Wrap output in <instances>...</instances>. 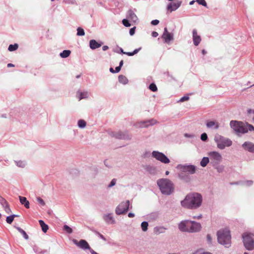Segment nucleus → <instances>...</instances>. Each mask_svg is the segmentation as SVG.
Here are the masks:
<instances>
[{"label":"nucleus","instance_id":"1","mask_svg":"<svg viewBox=\"0 0 254 254\" xmlns=\"http://www.w3.org/2000/svg\"><path fill=\"white\" fill-rule=\"evenodd\" d=\"M202 202V196L198 193H190L181 202V205L186 208L195 209L199 207Z\"/></svg>","mask_w":254,"mask_h":254},{"label":"nucleus","instance_id":"2","mask_svg":"<svg viewBox=\"0 0 254 254\" xmlns=\"http://www.w3.org/2000/svg\"><path fill=\"white\" fill-rule=\"evenodd\" d=\"M157 185L161 192L165 195H170L174 191L173 183L167 179H161L157 181Z\"/></svg>","mask_w":254,"mask_h":254},{"label":"nucleus","instance_id":"3","mask_svg":"<svg viewBox=\"0 0 254 254\" xmlns=\"http://www.w3.org/2000/svg\"><path fill=\"white\" fill-rule=\"evenodd\" d=\"M218 242L221 245L229 248L231 245V237L230 231L228 229H221L217 232Z\"/></svg>","mask_w":254,"mask_h":254},{"label":"nucleus","instance_id":"4","mask_svg":"<svg viewBox=\"0 0 254 254\" xmlns=\"http://www.w3.org/2000/svg\"><path fill=\"white\" fill-rule=\"evenodd\" d=\"M214 140L217 148L221 150L224 149L226 147H230L232 144L231 139L219 134L215 135Z\"/></svg>","mask_w":254,"mask_h":254},{"label":"nucleus","instance_id":"5","mask_svg":"<svg viewBox=\"0 0 254 254\" xmlns=\"http://www.w3.org/2000/svg\"><path fill=\"white\" fill-rule=\"evenodd\" d=\"M243 243L245 248L248 251L254 249V235L252 234L245 233L243 235Z\"/></svg>","mask_w":254,"mask_h":254},{"label":"nucleus","instance_id":"6","mask_svg":"<svg viewBox=\"0 0 254 254\" xmlns=\"http://www.w3.org/2000/svg\"><path fill=\"white\" fill-rule=\"evenodd\" d=\"M208 155L210 158V163L213 166L219 165L222 161V156L217 151H210L208 153Z\"/></svg>","mask_w":254,"mask_h":254},{"label":"nucleus","instance_id":"7","mask_svg":"<svg viewBox=\"0 0 254 254\" xmlns=\"http://www.w3.org/2000/svg\"><path fill=\"white\" fill-rule=\"evenodd\" d=\"M230 126L237 133H245L247 132V129L245 127V125L242 122L232 121L230 122Z\"/></svg>","mask_w":254,"mask_h":254},{"label":"nucleus","instance_id":"8","mask_svg":"<svg viewBox=\"0 0 254 254\" xmlns=\"http://www.w3.org/2000/svg\"><path fill=\"white\" fill-rule=\"evenodd\" d=\"M130 202L128 200L122 201L115 208V213L118 215L126 214L129 207Z\"/></svg>","mask_w":254,"mask_h":254},{"label":"nucleus","instance_id":"9","mask_svg":"<svg viewBox=\"0 0 254 254\" xmlns=\"http://www.w3.org/2000/svg\"><path fill=\"white\" fill-rule=\"evenodd\" d=\"M152 156L157 160L164 164H168L170 162V159L164 153L158 151H153Z\"/></svg>","mask_w":254,"mask_h":254},{"label":"nucleus","instance_id":"10","mask_svg":"<svg viewBox=\"0 0 254 254\" xmlns=\"http://www.w3.org/2000/svg\"><path fill=\"white\" fill-rule=\"evenodd\" d=\"M112 135L116 138L125 140H129L131 138V135L127 131H118L113 132Z\"/></svg>","mask_w":254,"mask_h":254},{"label":"nucleus","instance_id":"11","mask_svg":"<svg viewBox=\"0 0 254 254\" xmlns=\"http://www.w3.org/2000/svg\"><path fill=\"white\" fill-rule=\"evenodd\" d=\"M201 229V224L199 223L190 221L189 233H196L200 231Z\"/></svg>","mask_w":254,"mask_h":254},{"label":"nucleus","instance_id":"12","mask_svg":"<svg viewBox=\"0 0 254 254\" xmlns=\"http://www.w3.org/2000/svg\"><path fill=\"white\" fill-rule=\"evenodd\" d=\"M157 123L156 121L153 119L144 121L138 122L136 124V127L138 128H143V127H147L150 126L154 125L156 124Z\"/></svg>","mask_w":254,"mask_h":254},{"label":"nucleus","instance_id":"13","mask_svg":"<svg viewBox=\"0 0 254 254\" xmlns=\"http://www.w3.org/2000/svg\"><path fill=\"white\" fill-rule=\"evenodd\" d=\"M190 221L185 220L182 221L178 225L179 230L182 232H189Z\"/></svg>","mask_w":254,"mask_h":254},{"label":"nucleus","instance_id":"14","mask_svg":"<svg viewBox=\"0 0 254 254\" xmlns=\"http://www.w3.org/2000/svg\"><path fill=\"white\" fill-rule=\"evenodd\" d=\"M192 34L193 43L195 46H197L201 41V38L200 36L198 34L197 31L195 29L192 30Z\"/></svg>","mask_w":254,"mask_h":254},{"label":"nucleus","instance_id":"15","mask_svg":"<svg viewBox=\"0 0 254 254\" xmlns=\"http://www.w3.org/2000/svg\"><path fill=\"white\" fill-rule=\"evenodd\" d=\"M127 18L131 22L135 23L138 20V17L135 12L131 9H129L127 13Z\"/></svg>","mask_w":254,"mask_h":254},{"label":"nucleus","instance_id":"16","mask_svg":"<svg viewBox=\"0 0 254 254\" xmlns=\"http://www.w3.org/2000/svg\"><path fill=\"white\" fill-rule=\"evenodd\" d=\"M182 1L177 0L175 2H171L167 6V9L171 12L177 10L181 5Z\"/></svg>","mask_w":254,"mask_h":254},{"label":"nucleus","instance_id":"17","mask_svg":"<svg viewBox=\"0 0 254 254\" xmlns=\"http://www.w3.org/2000/svg\"><path fill=\"white\" fill-rule=\"evenodd\" d=\"M162 37L165 43H169L170 41L173 40V34L169 33L167 29L165 28Z\"/></svg>","mask_w":254,"mask_h":254},{"label":"nucleus","instance_id":"18","mask_svg":"<svg viewBox=\"0 0 254 254\" xmlns=\"http://www.w3.org/2000/svg\"><path fill=\"white\" fill-rule=\"evenodd\" d=\"M89 96V93L87 91L78 90L76 92V97L80 101L82 99H87Z\"/></svg>","mask_w":254,"mask_h":254},{"label":"nucleus","instance_id":"19","mask_svg":"<svg viewBox=\"0 0 254 254\" xmlns=\"http://www.w3.org/2000/svg\"><path fill=\"white\" fill-rule=\"evenodd\" d=\"M103 219L108 224H114L116 221L112 213L106 214L103 215Z\"/></svg>","mask_w":254,"mask_h":254},{"label":"nucleus","instance_id":"20","mask_svg":"<svg viewBox=\"0 0 254 254\" xmlns=\"http://www.w3.org/2000/svg\"><path fill=\"white\" fill-rule=\"evenodd\" d=\"M74 244L79 248L84 250H91L88 243L84 240H81L79 242L74 241Z\"/></svg>","mask_w":254,"mask_h":254},{"label":"nucleus","instance_id":"21","mask_svg":"<svg viewBox=\"0 0 254 254\" xmlns=\"http://www.w3.org/2000/svg\"><path fill=\"white\" fill-rule=\"evenodd\" d=\"M0 203L3 207L4 211L7 214H9L11 212V210L7 201L3 198L0 199Z\"/></svg>","mask_w":254,"mask_h":254},{"label":"nucleus","instance_id":"22","mask_svg":"<svg viewBox=\"0 0 254 254\" xmlns=\"http://www.w3.org/2000/svg\"><path fill=\"white\" fill-rule=\"evenodd\" d=\"M181 169L185 172H188L190 174H193L195 173L196 167L192 165L183 166Z\"/></svg>","mask_w":254,"mask_h":254},{"label":"nucleus","instance_id":"23","mask_svg":"<svg viewBox=\"0 0 254 254\" xmlns=\"http://www.w3.org/2000/svg\"><path fill=\"white\" fill-rule=\"evenodd\" d=\"M242 146L245 150L254 153V143L251 142H245Z\"/></svg>","mask_w":254,"mask_h":254},{"label":"nucleus","instance_id":"24","mask_svg":"<svg viewBox=\"0 0 254 254\" xmlns=\"http://www.w3.org/2000/svg\"><path fill=\"white\" fill-rule=\"evenodd\" d=\"M206 125L207 128L212 129H218L219 127L218 123L214 121H207Z\"/></svg>","mask_w":254,"mask_h":254},{"label":"nucleus","instance_id":"25","mask_svg":"<svg viewBox=\"0 0 254 254\" xmlns=\"http://www.w3.org/2000/svg\"><path fill=\"white\" fill-rule=\"evenodd\" d=\"M89 46L91 49L94 50L100 47L101 46V44H99L95 40H91L89 42Z\"/></svg>","mask_w":254,"mask_h":254},{"label":"nucleus","instance_id":"26","mask_svg":"<svg viewBox=\"0 0 254 254\" xmlns=\"http://www.w3.org/2000/svg\"><path fill=\"white\" fill-rule=\"evenodd\" d=\"M166 229H167L163 226H157L154 228V232L156 234L158 235L165 233Z\"/></svg>","mask_w":254,"mask_h":254},{"label":"nucleus","instance_id":"27","mask_svg":"<svg viewBox=\"0 0 254 254\" xmlns=\"http://www.w3.org/2000/svg\"><path fill=\"white\" fill-rule=\"evenodd\" d=\"M145 170L147 172L152 175H155L157 173L156 168L152 166L149 165L146 166Z\"/></svg>","mask_w":254,"mask_h":254},{"label":"nucleus","instance_id":"28","mask_svg":"<svg viewBox=\"0 0 254 254\" xmlns=\"http://www.w3.org/2000/svg\"><path fill=\"white\" fill-rule=\"evenodd\" d=\"M19 198L20 202L22 204L24 205L26 208H29V202L27 200V198L25 197L19 196Z\"/></svg>","mask_w":254,"mask_h":254},{"label":"nucleus","instance_id":"29","mask_svg":"<svg viewBox=\"0 0 254 254\" xmlns=\"http://www.w3.org/2000/svg\"><path fill=\"white\" fill-rule=\"evenodd\" d=\"M141 48H139L138 49H135L132 52H124L123 49L120 48V51L122 53L127 55L128 56H132L137 54L141 50Z\"/></svg>","mask_w":254,"mask_h":254},{"label":"nucleus","instance_id":"30","mask_svg":"<svg viewBox=\"0 0 254 254\" xmlns=\"http://www.w3.org/2000/svg\"><path fill=\"white\" fill-rule=\"evenodd\" d=\"M209 160H210L209 157H203L200 162V166L202 167H206V165L209 163Z\"/></svg>","mask_w":254,"mask_h":254},{"label":"nucleus","instance_id":"31","mask_svg":"<svg viewBox=\"0 0 254 254\" xmlns=\"http://www.w3.org/2000/svg\"><path fill=\"white\" fill-rule=\"evenodd\" d=\"M39 224L42 228V231L44 233H46L47 231V230H48V228H49L47 224H46L44 223V222L42 220H40L39 221Z\"/></svg>","mask_w":254,"mask_h":254},{"label":"nucleus","instance_id":"32","mask_svg":"<svg viewBox=\"0 0 254 254\" xmlns=\"http://www.w3.org/2000/svg\"><path fill=\"white\" fill-rule=\"evenodd\" d=\"M119 81L120 83L126 84L128 82L127 78L124 75H120L119 76Z\"/></svg>","mask_w":254,"mask_h":254},{"label":"nucleus","instance_id":"33","mask_svg":"<svg viewBox=\"0 0 254 254\" xmlns=\"http://www.w3.org/2000/svg\"><path fill=\"white\" fill-rule=\"evenodd\" d=\"M71 53L70 51L69 50H64L62 53H60V56L63 58H65L68 57Z\"/></svg>","mask_w":254,"mask_h":254},{"label":"nucleus","instance_id":"34","mask_svg":"<svg viewBox=\"0 0 254 254\" xmlns=\"http://www.w3.org/2000/svg\"><path fill=\"white\" fill-rule=\"evenodd\" d=\"M77 126L79 128H84L86 126V123L83 120H79L77 122Z\"/></svg>","mask_w":254,"mask_h":254},{"label":"nucleus","instance_id":"35","mask_svg":"<svg viewBox=\"0 0 254 254\" xmlns=\"http://www.w3.org/2000/svg\"><path fill=\"white\" fill-rule=\"evenodd\" d=\"M18 216L17 215H15V214L8 216L6 218V221L7 223L11 224L13 222L14 218L15 217H18Z\"/></svg>","mask_w":254,"mask_h":254},{"label":"nucleus","instance_id":"36","mask_svg":"<svg viewBox=\"0 0 254 254\" xmlns=\"http://www.w3.org/2000/svg\"><path fill=\"white\" fill-rule=\"evenodd\" d=\"M15 163L17 166L20 168H24L26 166V162L24 161L19 160L15 161Z\"/></svg>","mask_w":254,"mask_h":254},{"label":"nucleus","instance_id":"37","mask_svg":"<svg viewBox=\"0 0 254 254\" xmlns=\"http://www.w3.org/2000/svg\"><path fill=\"white\" fill-rule=\"evenodd\" d=\"M16 229L23 235V237L26 239L28 240L29 237L28 235L26 234L25 231L20 228V227H16Z\"/></svg>","mask_w":254,"mask_h":254},{"label":"nucleus","instance_id":"38","mask_svg":"<svg viewBox=\"0 0 254 254\" xmlns=\"http://www.w3.org/2000/svg\"><path fill=\"white\" fill-rule=\"evenodd\" d=\"M148 223L146 221H143L141 224V228L143 232H146L148 230Z\"/></svg>","mask_w":254,"mask_h":254},{"label":"nucleus","instance_id":"39","mask_svg":"<svg viewBox=\"0 0 254 254\" xmlns=\"http://www.w3.org/2000/svg\"><path fill=\"white\" fill-rule=\"evenodd\" d=\"M85 35L84 30L81 27H78L77 29V35L79 36H82Z\"/></svg>","mask_w":254,"mask_h":254},{"label":"nucleus","instance_id":"40","mask_svg":"<svg viewBox=\"0 0 254 254\" xmlns=\"http://www.w3.org/2000/svg\"><path fill=\"white\" fill-rule=\"evenodd\" d=\"M18 45L17 44H15L14 45H10L8 46V50L9 51H14L18 49Z\"/></svg>","mask_w":254,"mask_h":254},{"label":"nucleus","instance_id":"41","mask_svg":"<svg viewBox=\"0 0 254 254\" xmlns=\"http://www.w3.org/2000/svg\"><path fill=\"white\" fill-rule=\"evenodd\" d=\"M129 21H130L127 18V19H124L122 20V23L125 27H128L131 26V24L129 22Z\"/></svg>","mask_w":254,"mask_h":254},{"label":"nucleus","instance_id":"42","mask_svg":"<svg viewBox=\"0 0 254 254\" xmlns=\"http://www.w3.org/2000/svg\"><path fill=\"white\" fill-rule=\"evenodd\" d=\"M36 200L38 203L40 204L41 206H44L45 205V202L44 200L41 198L40 197H37L36 198Z\"/></svg>","mask_w":254,"mask_h":254},{"label":"nucleus","instance_id":"43","mask_svg":"<svg viewBox=\"0 0 254 254\" xmlns=\"http://www.w3.org/2000/svg\"><path fill=\"white\" fill-rule=\"evenodd\" d=\"M149 88L150 90L153 92H155L157 90V86L154 83L150 84L149 86Z\"/></svg>","mask_w":254,"mask_h":254},{"label":"nucleus","instance_id":"44","mask_svg":"<svg viewBox=\"0 0 254 254\" xmlns=\"http://www.w3.org/2000/svg\"><path fill=\"white\" fill-rule=\"evenodd\" d=\"M64 231H65L67 233H68V234H70L72 232V230L71 228H70L69 226H68L67 225H64Z\"/></svg>","mask_w":254,"mask_h":254},{"label":"nucleus","instance_id":"45","mask_svg":"<svg viewBox=\"0 0 254 254\" xmlns=\"http://www.w3.org/2000/svg\"><path fill=\"white\" fill-rule=\"evenodd\" d=\"M215 168L217 170V172L220 173L223 172L224 170V166L222 165H216L215 166H214Z\"/></svg>","mask_w":254,"mask_h":254},{"label":"nucleus","instance_id":"46","mask_svg":"<svg viewBox=\"0 0 254 254\" xmlns=\"http://www.w3.org/2000/svg\"><path fill=\"white\" fill-rule=\"evenodd\" d=\"M248 113L250 118H251L254 121V110L252 109H249L248 110Z\"/></svg>","mask_w":254,"mask_h":254},{"label":"nucleus","instance_id":"47","mask_svg":"<svg viewBox=\"0 0 254 254\" xmlns=\"http://www.w3.org/2000/svg\"><path fill=\"white\" fill-rule=\"evenodd\" d=\"M193 254H212L209 252H202L200 250H197Z\"/></svg>","mask_w":254,"mask_h":254},{"label":"nucleus","instance_id":"48","mask_svg":"<svg viewBox=\"0 0 254 254\" xmlns=\"http://www.w3.org/2000/svg\"><path fill=\"white\" fill-rule=\"evenodd\" d=\"M245 127L247 129V132L248 131V130L254 131V127L252 125L250 124H247L245 125Z\"/></svg>","mask_w":254,"mask_h":254},{"label":"nucleus","instance_id":"49","mask_svg":"<svg viewBox=\"0 0 254 254\" xmlns=\"http://www.w3.org/2000/svg\"><path fill=\"white\" fill-rule=\"evenodd\" d=\"M196 1L200 5H202L204 6H207V3L205 0H196Z\"/></svg>","mask_w":254,"mask_h":254},{"label":"nucleus","instance_id":"50","mask_svg":"<svg viewBox=\"0 0 254 254\" xmlns=\"http://www.w3.org/2000/svg\"><path fill=\"white\" fill-rule=\"evenodd\" d=\"M200 138L203 141H206L208 138L207 134L206 133H203L202 134H201L200 136Z\"/></svg>","mask_w":254,"mask_h":254},{"label":"nucleus","instance_id":"51","mask_svg":"<svg viewBox=\"0 0 254 254\" xmlns=\"http://www.w3.org/2000/svg\"><path fill=\"white\" fill-rule=\"evenodd\" d=\"M189 99V97L188 96H184L182 97L179 101V102H183L185 101H188Z\"/></svg>","mask_w":254,"mask_h":254},{"label":"nucleus","instance_id":"52","mask_svg":"<svg viewBox=\"0 0 254 254\" xmlns=\"http://www.w3.org/2000/svg\"><path fill=\"white\" fill-rule=\"evenodd\" d=\"M116 184V180L115 179H113L109 185L108 187L111 188L115 186Z\"/></svg>","mask_w":254,"mask_h":254},{"label":"nucleus","instance_id":"53","mask_svg":"<svg viewBox=\"0 0 254 254\" xmlns=\"http://www.w3.org/2000/svg\"><path fill=\"white\" fill-rule=\"evenodd\" d=\"M207 241L208 243L211 244L212 243V239L210 235L208 234L206 237Z\"/></svg>","mask_w":254,"mask_h":254},{"label":"nucleus","instance_id":"54","mask_svg":"<svg viewBox=\"0 0 254 254\" xmlns=\"http://www.w3.org/2000/svg\"><path fill=\"white\" fill-rule=\"evenodd\" d=\"M135 28L136 27H133V28H131L130 30H129V34L131 35V36H132L134 34V33H135Z\"/></svg>","mask_w":254,"mask_h":254},{"label":"nucleus","instance_id":"55","mask_svg":"<svg viewBox=\"0 0 254 254\" xmlns=\"http://www.w3.org/2000/svg\"><path fill=\"white\" fill-rule=\"evenodd\" d=\"M159 23V21L158 20L155 19L151 21V23L153 25H157Z\"/></svg>","mask_w":254,"mask_h":254},{"label":"nucleus","instance_id":"56","mask_svg":"<svg viewBox=\"0 0 254 254\" xmlns=\"http://www.w3.org/2000/svg\"><path fill=\"white\" fill-rule=\"evenodd\" d=\"M185 136L186 137L193 138L194 137V135L192 134L185 133Z\"/></svg>","mask_w":254,"mask_h":254},{"label":"nucleus","instance_id":"57","mask_svg":"<svg viewBox=\"0 0 254 254\" xmlns=\"http://www.w3.org/2000/svg\"><path fill=\"white\" fill-rule=\"evenodd\" d=\"M158 36V33L157 32L153 31L152 32V36L153 37H157Z\"/></svg>","mask_w":254,"mask_h":254},{"label":"nucleus","instance_id":"58","mask_svg":"<svg viewBox=\"0 0 254 254\" xmlns=\"http://www.w3.org/2000/svg\"><path fill=\"white\" fill-rule=\"evenodd\" d=\"M252 184H253V182L252 181H248L245 182V185L248 186L252 185Z\"/></svg>","mask_w":254,"mask_h":254},{"label":"nucleus","instance_id":"59","mask_svg":"<svg viewBox=\"0 0 254 254\" xmlns=\"http://www.w3.org/2000/svg\"><path fill=\"white\" fill-rule=\"evenodd\" d=\"M121 67L119 66H117L115 68V73L119 72L121 70Z\"/></svg>","mask_w":254,"mask_h":254},{"label":"nucleus","instance_id":"60","mask_svg":"<svg viewBox=\"0 0 254 254\" xmlns=\"http://www.w3.org/2000/svg\"><path fill=\"white\" fill-rule=\"evenodd\" d=\"M134 214L133 213H131V212H129L128 214V217H129V218H133L134 217Z\"/></svg>","mask_w":254,"mask_h":254},{"label":"nucleus","instance_id":"61","mask_svg":"<svg viewBox=\"0 0 254 254\" xmlns=\"http://www.w3.org/2000/svg\"><path fill=\"white\" fill-rule=\"evenodd\" d=\"M98 234L99 236V237L102 239V240H104V241H106V239L105 238V237L103 236V235H102V234L98 233Z\"/></svg>","mask_w":254,"mask_h":254},{"label":"nucleus","instance_id":"62","mask_svg":"<svg viewBox=\"0 0 254 254\" xmlns=\"http://www.w3.org/2000/svg\"><path fill=\"white\" fill-rule=\"evenodd\" d=\"M108 48H109V47L107 46H104L102 47V49L103 51H106L108 49Z\"/></svg>","mask_w":254,"mask_h":254},{"label":"nucleus","instance_id":"63","mask_svg":"<svg viewBox=\"0 0 254 254\" xmlns=\"http://www.w3.org/2000/svg\"><path fill=\"white\" fill-rule=\"evenodd\" d=\"M201 217H202L201 215H200L198 216H193V218L194 219H200L201 218Z\"/></svg>","mask_w":254,"mask_h":254},{"label":"nucleus","instance_id":"64","mask_svg":"<svg viewBox=\"0 0 254 254\" xmlns=\"http://www.w3.org/2000/svg\"><path fill=\"white\" fill-rule=\"evenodd\" d=\"M123 64H124V62L123 60H122L120 62V64H119V66H120L121 67L122 66V65H123Z\"/></svg>","mask_w":254,"mask_h":254}]
</instances>
